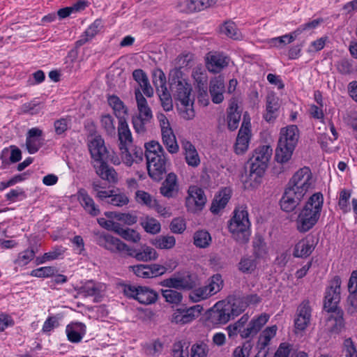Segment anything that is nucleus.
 Returning a JSON list of instances; mask_svg holds the SVG:
<instances>
[{"label":"nucleus","instance_id":"nucleus-9","mask_svg":"<svg viewBox=\"0 0 357 357\" xmlns=\"http://www.w3.org/2000/svg\"><path fill=\"white\" fill-rule=\"evenodd\" d=\"M314 180L310 168L304 167L298 169L290 179L288 187L298 196H305L312 188Z\"/></svg>","mask_w":357,"mask_h":357},{"label":"nucleus","instance_id":"nucleus-56","mask_svg":"<svg viewBox=\"0 0 357 357\" xmlns=\"http://www.w3.org/2000/svg\"><path fill=\"white\" fill-rule=\"evenodd\" d=\"M136 200L139 204H144L149 208H151L155 204V200L149 193L143 191L137 190L136 192Z\"/></svg>","mask_w":357,"mask_h":357},{"label":"nucleus","instance_id":"nucleus-16","mask_svg":"<svg viewBox=\"0 0 357 357\" xmlns=\"http://www.w3.org/2000/svg\"><path fill=\"white\" fill-rule=\"evenodd\" d=\"M303 196H298L295 191L287 188L280 204L282 211L286 212L293 211L303 199Z\"/></svg>","mask_w":357,"mask_h":357},{"label":"nucleus","instance_id":"nucleus-22","mask_svg":"<svg viewBox=\"0 0 357 357\" xmlns=\"http://www.w3.org/2000/svg\"><path fill=\"white\" fill-rule=\"evenodd\" d=\"M178 190L177 176L174 173H169L162 182L160 192L165 197H172Z\"/></svg>","mask_w":357,"mask_h":357},{"label":"nucleus","instance_id":"nucleus-38","mask_svg":"<svg viewBox=\"0 0 357 357\" xmlns=\"http://www.w3.org/2000/svg\"><path fill=\"white\" fill-rule=\"evenodd\" d=\"M302 33L301 29H297L290 34H286L280 37L273 38L270 40L269 43L273 47H280L292 43L296 37Z\"/></svg>","mask_w":357,"mask_h":357},{"label":"nucleus","instance_id":"nucleus-1","mask_svg":"<svg viewBox=\"0 0 357 357\" xmlns=\"http://www.w3.org/2000/svg\"><path fill=\"white\" fill-rule=\"evenodd\" d=\"M245 305L235 297L229 296L217 302L208 311V321L214 326L227 324L245 310Z\"/></svg>","mask_w":357,"mask_h":357},{"label":"nucleus","instance_id":"nucleus-59","mask_svg":"<svg viewBox=\"0 0 357 357\" xmlns=\"http://www.w3.org/2000/svg\"><path fill=\"white\" fill-rule=\"evenodd\" d=\"M148 269L149 278H155L165 274L167 268L165 266L160 265L158 264H153L146 265Z\"/></svg>","mask_w":357,"mask_h":357},{"label":"nucleus","instance_id":"nucleus-37","mask_svg":"<svg viewBox=\"0 0 357 357\" xmlns=\"http://www.w3.org/2000/svg\"><path fill=\"white\" fill-rule=\"evenodd\" d=\"M108 103L112 107L116 116L119 119H125L127 114V109L123 102L116 96H112L108 98Z\"/></svg>","mask_w":357,"mask_h":357},{"label":"nucleus","instance_id":"nucleus-34","mask_svg":"<svg viewBox=\"0 0 357 357\" xmlns=\"http://www.w3.org/2000/svg\"><path fill=\"white\" fill-rule=\"evenodd\" d=\"M162 140L167 151L171 153H176L178 151L176 136L172 129L161 132Z\"/></svg>","mask_w":357,"mask_h":357},{"label":"nucleus","instance_id":"nucleus-33","mask_svg":"<svg viewBox=\"0 0 357 357\" xmlns=\"http://www.w3.org/2000/svg\"><path fill=\"white\" fill-rule=\"evenodd\" d=\"M113 231L127 241L136 243L141 239L140 234L132 229L123 228L120 225H115Z\"/></svg>","mask_w":357,"mask_h":357},{"label":"nucleus","instance_id":"nucleus-32","mask_svg":"<svg viewBox=\"0 0 357 357\" xmlns=\"http://www.w3.org/2000/svg\"><path fill=\"white\" fill-rule=\"evenodd\" d=\"M136 300L140 303L149 305L154 303L158 298L157 293L153 289L146 287L139 286L138 293Z\"/></svg>","mask_w":357,"mask_h":357},{"label":"nucleus","instance_id":"nucleus-8","mask_svg":"<svg viewBox=\"0 0 357 357\" xmlns=\"http://www.w3.org/2000/svg\"><path fill=\"white\" fill-rule=\"evenodd\" d=\"M135 94L138 114L132 116V123L135 132L144 135L146 131V124L150 123L153 119V113L141 91L136 89Z\"/></svg>","mask_w":357,"mask_h":357},{"label":"nucleus","instance_id":"nucleus-55","mask_svg":"<svg viewBox=\"0 0 357 357\" xmlns=\"http://www.w3.org/2000/svg\"><path fill=\"white\" fill-rule=\"evenodd\" d=\"M162 296L164 297L166 302L172 304L180 303L183 298L181 293L172 289L162 290Z\"/></svg>","mask_w":357,"mask_h":357},{"label":"nucleus","instance_id":"nucleus-2","mask_svg":"<svg viewBox=\"0 0 357 357\" xmlns=\"http://www.w3.org/2000/svg\"><path fill=\"white\" fill-rule=\"evenodd\" d=\"M145 148L148 174L152 179L159 181L166 173L167 159L165 152L156 141L146 143Z\"/></svg>","mask_w":357,"mask_h":357},{"label":"nucleus","instance_id":"nucleus-11","mask_svg":"<svg viewBox=\"0 0 357 357\" xmlns=\"http://www.w3.org/2000/svg\"><path fill=\"white\" fill-rule=\"evenodd\" d=\"M153 82L156 88L160 100L161 102V105L164 110L166 112L172 110V99L166 86L165 75L162 70H157L153 73Z\"/></svg>","mask_w":357,"mask_h":357},{"label":"nucleus","instance_id":"nucleus-3","mask_svg":"<svg viewBox=\"0 0 357 357\" xmlns=\"http://www.w3.org/2000/svg\"><path fill=\"white\" fill-rule=\"evenodd\" d=\"M272 151V149L268 145H264L255 149L249 160L250 171L245 180V183L250 187L257 188L260 184Z\"/></svg>","mask_w":357,"mask_h":357},{"label":"nucleus","instance_id":"nucleus-10","mask_svg":"<svg viewBox=\"0 0 357 357\" xmlns=\"http://www.w3.org/2000/svg\"><path fill=\"white\" fill-rule=\"evenodd\" d=\"M93 236L96 243L111 253L121 255L123 253L128 255L130 247L119 238L100 231H93Z\"/></svg>","mask_w":357,"mask_h":357},{"label":"nucleus","instance_id":"nucleus-7","mask_svg":"<svg viewBox=\"0 0 357 357\" xmlns=\"http://www.w3.org/2000/svg\"><path fill=\"white\" fill-rule=\"evenodd\" d=\"M170 89L174 98L178 102L191 99L192 86L187 75L178 69H172L169 74Z\"/></svg>","mask_w":357,"mask_h":357},{"label":"nucleus","instance_id":"nucleus-31","mask_svg":"<svg viewBox=\"0 0 357 357\" xmlns=\"http://www.w3.org/2000/svg\"><path fill=\"white\" fill-rule=\"evenodd\" d=\"M194 307L178 309L172 314V322L177 324H185L191 322L195 317Z\"/></svg>","mask_w":357,"mask_h":357},{"label":"nucleus","instance_id":"nucleus-43","mask_svg":"<svg viewBox=\"0 0 357 357\" xmlns=\"http://www.w3.org/2000/svg\"><path fill=\"white\" fill-rule=\"evenodd\" d=\"M102 22L100 20H96L91 24L84 32L85 38H81L76 42L77 46H82L86 43L89 39L94 37L102 28Z\"/></svg>","mask_w":357,"mask_h":357},{"label":"nucleus","instance_id":"nucleus-47","mask_svg":"<svg viewBox=\"0 0 357 357\" xmlns=\"http://www.w3.org/2000/svg\"><path fill=\"white\" fill-rule=\"evenodd\" d=\"M151 243L159 249H171L175 245L176 240L172 236H159L153 239Z\"/></svg>","mask_w":357,"mask_h":357},{"label":"nucleus","instance_id":"nucleus-26","mask_svg":"<svg viewBox=\"0 0 357 357\" xmlns=\"http://www.w3.org/2000/svg\"><path fill=\"white\" fill-rule=\"evenodd\" d=\"M314 249V238L307 236L301 240L295 246L294 255L296 257H307Z\"/></svg>","mask_w":357,"mask_h":357},{"label":"nucleus","instance_id":"nucleus-54","mask_svg":"<svg viewBox=\"0 0 357 357\" xmlns=\"http://www.w3.org/2000/svg\"><path fill=\"white\" fill-rule=\"evenodd\" d=\"M141 225L144 230L150 234H157L160 231V222L153 218H146L142 222Z\"/></svg>","mask_w":357,"mask_h":357},{"label":"nucleus","instance_id":"nucleus-29","mask_svg":"<svg viewBox=\"0 0 357 357\" xmlns=\"http://www.w3.org/2000/svg\"><path fill=\"white\" fill-rule=\"evenodd\" d=\"M230 197L229 190L225 188L221 190L219 194L215 197L211 204V211L214 214H218L225 207Z\"/></svg>","mask_w":357,"mask_h":357},{"label":"nucleus","instance_id":"nucleus-14","mask_svg":"<svg viewBox=\"0 0 357 357\" xmlns=\"http://www.w3.org/2000/svg\"><path fill=\"white\" fill-rule=\"evenodd\" d=\"M91 156L93 163H98L109 160V152L105 145L104 139L100 136H95L88 144Z\"/></svg>","mask_w":357,"mask_h":357},{"label":"nucleus","instance_id":"nucleus-19","mask_svg":"<svg viewBox=\"0 0 357 357\" xmlns=\"http://www.w3.org/2000/svg\"><path fill=\"white\" fill-rule=\"evenodd\" d=\"M162 285L169 288L191 289L195 286V282L192 280L191 276L188 275L183 277H174L162 282Z\"/></svg>","mask_w":357,"mask_h":357},{"label":"nucleus","instance_id":"nucleus-42","mask_svg":"<svg viewBox=\"0 0 357 357\" xmlns=\"http://www.w3.org/2000/svg\"><path fill=\"white\" fill-rule=\"evenodd\" d=\"M294 149V147L288 145L282 146V144L278 143L275 150L276 160L280 163L287 162L291 158Z\"/></svg>","mask_w":357,"mask_h":357},{"label":"nucleus","instance_id":"nucleus-23","mask_svg":"<svg viewBox=\"0 0 357 357\" xmlns=\"http://www.w3.org/2000/svg\"><path fill=\"white\" fill-rule=\"evenodd\" d=\"M78 200L84 209L91 215L97 216L100 213V209L96 205L93 199L89 196L84 189L79 190L77 192Z\"/></svg>","mask_w":357,"mask_h":357},{"label":"nucleus","instance_id":"nucleus-61","mask_svg":"<svg viewBox=\"0 0 357 357\" xmlns=\"http://www.w3.org/2000/svg\"><path fill=\"white\" fill-rule=\"evenodd\" d=\"M55 268L52 266H44L33 270L31 275L37 278L50 277L54 274Z\"/></svg>","mask_w":357,"mask_h":357},{"label":"nucleus","instance_id":"nucleus-39","mask_svg":"<svg viewBox=\"0 0 357 357\" xmlns=\"http://www.w3.org/2000/svg\"><path fill=\"white\" fill-rule=\"evenodd\" d=\"M189 347L190 342L186 340L176 341L172 347V357H190Z\"/></svg>","mask_w":357,"mask_h":357},{"label":"nucleus","instance_id":"nucleus-15","mask_svg":"<svg viewBox=\"0 0 357 357\" xmlns=\"http://www.w3.org/2000/svg\"><path fill=\"white\" fill-rule=\"evenodd\" d=\"M229 59L227 56L218 52H209L206 58V66L208 71L218 73L229 64Z\"/></svg>","mask_w":357,"mask_h":357},{"label":"nucleus","instance_id":"nucleus-58","mask_svg":"<svg viewBox=\"0 0 357 357\" xmlns=\"http://www.w3.org/2000/svg\"><path fill=\"white\" fill-rule=\"evenodd\" d=\"M101 126L105 129L107 135L114 136L115 135V126L114 119L109 115H103L101 118Z\"/></svg>","mask_w":357,"mask_h":357},{"label":"nucleus","instance_id":"nucleus-62","mask_svg":"<svg viewBox=\"0 0 357 357\" xmlns=\"http://www.w3.org/2000/svg\"><path fill=\"white\" fill-rule=\"evenodd\" d=\"M252 345L250 341L243 343L241 347H237L234 352L233 357H248Z\"/></svg>","mask_w":357,"mask_h":357},{"label":"nucleus","instance_id":"nucleus-64","mask_svg":"<svg viewBox=\"0 0 357 357\" xmlns=\"http://www.w3.org/2000/svg\"><path fill=\"white\" fill-rule=\"evenodd\" d=\"M346 310L350 314L357 312V293H349L347 299Z\"/></svg>","mask_w":357,"mask_h":357},{"label":"nucleus","instance_id":"nucleus-48","mask_svg":"<svg viewBox=\"0 0 357 357\" xmlns=\"http://www.w3.org/2000/svg\"><path fill=\"white\" fill-rule=\"evenodd\" d=\"M241 119V114L238 112L237 104L234 105L232 104L229 107V111L227 115V124L228 128L230 130H235L238 126Z\"/></svg>","mask_w":357,"mask_h":357},{"label":"nucleus","instance_id":"nucleus-13","mask_svg":"<svg viewBox=\"0 0 357 357\" xmlns=\"http://www.w3.org/2000/svg\"><path fill=\"white\" fill-rule=\"evenodd\" d=\"M312 307L308 300H304L298 306L294 319L295 333L304 331L310 324Z\"/></svg>","mask_w":357,"mask_h":357},{"label":"nucleus","instance_id":"nucleus-5","mask_svg":"<svg viewBox=\"0 0 357 357\" xmlns=\"http://www.w3.org/2000/svg\"><path fill=\"white\" fill-rule=\"evenodd\" d=\"M268 319V314H261L256 319H252L245 327L249 320V316L248 314H245L234 324H230L227 327L228 335L229 337H234L239 334L243 339L254 336L267 323Z\"/></svg>","mask_w":357,"mask_h":357},{"label":"nucleus","instance_id":"nucleus-30","mask_svg":"<svg viewBox=\"0 0 357 357\" xmlns=\"http://www.w3.org/2000/svg\"><path fill=\"white\" fill-rule=\"evenodd\" d=\"M118 137L119 141V146H128L132 142L131 132L126 119H121L119 121Z\"/></svg>","mask_w":357,"mask_h":357},{"label":"nucleus","instance_id":"nucleus-36","mask_svg":"<svg viewBox=\"0 0 357 357\" xmlns=\"http://www.w3.org/2000/svg\"><path fill=\"white\" fill-rule=\"evenodd\" d=\"M276 331V326L267 327L262 331L259 337L257 342V347L260 351L264 349L270 344L271 339L275 336Z\"/></svg>","mask_w":357,"mask_h":357},{"label":"nucleus","instance_id":"nucleus-46","mask_svg":"<svg viewBox=\"0 0 357 357\" xmlns=\"http://www.w3.org/2000/svg\"><path fill=\"white\" fill-rule=\"evenodd\" d=\"M220 32L229 38L234 40L241 38V35L235 23L231 20L225 22L220 26Z\"/></svg>","mask_w":357,"mask_h":357},{"label":"nucleus","instance_id":"nucleus-28","mask_svg":"<svg viewBox=\"0 0 357 357\" xmlns=\"http://www.w3.org/2000/svg\"><path fill=\"white\" fill-rule=\"evenodd\" d=\"M182 146L185 151V158L188 165L197 167L200 163V158L195 146L188 141H183Z\"/></svg>","mask_w":357,"mask_h":357},{"label":"nucleus","instance_id":"nucleus-21","mask_svg":"<svg viewBox=\"0 0 357 357\" xmlns=\"http://www.w3.org/2000/svg\"><path fill=\"white\" fill-rule=\"evenodd\" d=\"M107 160H103L98 163H93V167L96 174L103 180L109 183H116L118 181V174L113 167L107 164Z\"/></svg>","mask_w":357,"mask_h":357},{"label":"nucleus","instance_id":"nucleus-50","mask_svg":"<svg viewBox=\"0 0 357 357\" xmlns=\"http://www.w3.org/2000/svg\"><path fill=\"white\" fill-rule=\"evenodd\" d=\"M100 291V285L93 281L86 282L79 289V294L85 297L98 296Z\"/></svg>","mask_w":357,"mask_h":357},{"label":"nucleus","instance_id":"nucleus-35","mask_svg":"<svg viewBox=\"0 0 357 357\" xmlns=\"http://www.w3.org/2000/svg\"><path fill=\"white\" fill-rule=\"evenodd\" d=\"M279 107L278 98L273 95H268L266 100V113L264 114L266 121L271 122L276 118Z\"/></svg>","mask_w":357,"mask_h":357},{"label":"nucleus","instance_id":"nucleus-20","mask_svg":"<svg viewBox=\"0 0 357 357\" xmlns=\"http://www.w3.org/2000/svg\"><path fill=\"white\" fill-rule=\"evenodd\" d=\"M298 140V129L296 126L291 125L281 129L278 143L282 146L288 145L295 148Z\"/></svg>","mask_w":357,"mask_h":357},{"label":"nucleus","instance_id":"nucleus-49","mask_svg":"<svg viewBox=\"0 0 357 357\" xmlns=\"http://www.w3.org/2000/svg\"><path fill=\"white\" fill-rule=\"evenodd\" d=\"M209 348L206 343L203 341L195 342L191 346L190 357H207Z\"/></svg>","mask_w":357,"mask_h":357},{"label":"nucleus","instance_id":"nucleus-57","mask_svg":"<svg viewBox=\"0 0 357 357\" xmlns=\"http://www.w3.org/2000/svg\"><path fill=\"white\" fill-rule=\"evenodd\" d=\"M193 55L189 52H185L180 54L174 61L175 67L173 69H178L188 66L192 61Z\"/></svg>","mask_w":357,"mask_h":357},{"label":"nucleus","instance_id":"nucleus-25","mask_svg":"<svg viewBox=\"0 0 357 357\" xmlns=\"http://www.w3.org/2000/svg\"><path fill=\"white\" fill-rule=\"evenodd\" d=\"M250 142V129L248 125L243 123L238 131L234 149L237 154L244 153L248 148Z\"/></svg>","mask_w":357,"mask_h":357},{"label":"nucleus","instance_id":"nucleus-41","mask_svg":"<svg viewBox=\"0 0 357 357\" xmlns=\"http://www.w3.org/2000/svg\"><path fill=\"white\" fill-rule=\"evenodd\" d=\"M177 8L181 12L186 13L202 10L199 0H178Z\"/></svg>","mask_w":357,"mask_h":357},{"label":"nucleus","instance_id":"nucleus-12","mask_svg":"<svg viewBox=\"0 0 357 357\" xmlns=\"http://www.w3.org/2000/svg\"><path fill=\"white\" fill-rule=\"evenodd\" d=\"M341 283L340 278L336 275L331 280L326 291L324 307L327 312L335 310L340 301Z\"/></svg>","mask_w":357,"mask_h":357},{"label":"nucleus","instance_id":"nucleus-60","mask_svg":"<svg viewBox=\"0 0 357 357\" xmlns=\"http://www.w3.org/2000/svg\"><path fill=\"white\" fill-rule=\"evenodd\" d=\"M256 263L250 257H243L238 264V269L243 273H251L255 270Z\"/></svg>","mask_w":357,"mask_h":357},{"label":"nucleus","instance_id":"nucleus-4","mask_svg":"<svg viewBox=\"0 0 357 357\" xmlns=\"http://www.w3.org/2000/svg\"><path fill=\"white\" fill-rule=\"evenodd\" d=\"M323 195L317 192L312 195L298 214L296 224L300 232H307L319 219L323 206Z\"/></svg>","mask_w":357,"mask_h":357},{"label":"nucleus","instance_id":"nucleus-44","mask_svg":"<svg viewBox=\"0 0 357 357\" xmlns=\"http://www.w3.org/2000/svg\"><path fill=\"white\" fill-rule=\"evenodd\" d=\"M178 109L181 116L185 120L192 119L195 116L193 101L191 99L179 102Z\"/></svg>","mask_w":357,"mask_h":357},{"label":"nucleus","instance_id":"nucleus-40","mask_svg":"<svg viewBox=\"0 0 357 357\" xmlns=\"http://www.w3.org/2000/svg\"><path fill=\"white\" fill-rule=\"evenodd\" d=\"M211 296L221 291L224 286V281L220 274H215L210 277L205 285Z\"/></svg>","mask_w":357,"mask_h":357},{"label":"nucleus","instance_id":"nucleus-45","mask_svg":"<svg viewBox=\"0 0 357 357\" xmlns=\"http://www.w3.org/2000/svg\"><path fill=\"white\" fill-rule=\"evenodd\" d=\"M194 244L200 248L208 247L211 243V234L206 230H199L194 234Z\"/></svg>","mask_w":357,"mask_h":357},{"label":"nucleus","instance_id":"nucleus-27","mask_svg":"<svg viewBox=\"0 0 357 357\" xmlns=\"http://www.w3.org/2000/svg\"><path fill=\"white\" fill-rule=\"evenodd\" d=\"M86 333V326L80 322L73 323L66 327L68 339L72 342H79Z\"/></svg>","mask_w":357,"mask_h":357},{"label":"nucleus","instance_id":"nucleus-52","mask_svg":"<svg viewBox=\"0 0 357 357\" xmlns=\"http://www.w3.org/2000/svg\"><path fill=\"white\" fill-rule=\"evenodd\" d=\"M330 312L334 313L331 316V319L335 321L332 331L335 333H339L344 327V312L342 309L337 307L335 310H331Z\"/></svg>","mask_w":357,"mask_h":357},{"label":"nucleus","instance_id":"nucleus-53","mask_svg":"<svg viewBox=\"0 0 357 357\" xmlns=\"http://www.w3.org/2000/svg\"><path fill=\"white\" fill-rule=\"evenodd\" d=\"M211 296H212L210 294L205 285L192 290L189 294V298L195 303L206 300Z\"/></svg>","mask_w":357,"mask_h":357},{"label":"nucleus","instance_id":"nucleus-24","mask_svg":"<svg viewBox=\"0 0 357 357\" xmlns=\"http://www.w3.org/2000/svg\"><path fill=\"white\" fill-rule=\"evenodd\" d=\"M206 197L202 189L197 186H190L188 189V197L186 199L188 206L195 204L197 209L201 210L205 205Z\"/></svg>","mask_w":357,"mask_h":357},{"label":"nucleus","instance_id":"nucleus-51","mask_svg":"<svg viewBox=\"0 0 357 357\" xmlns=\"http://www.w3.org/2000/svg\"><path fill=\"white\" fill-rule=\"evenodd\" d=\"M106 203L114 206L122 207L129 203V198L125 193H117L115 190H113L109 199H107Z\"/></svg>","mask_w":357,"mask_h":357},{"label":"nucleus","instance_id":"nucleus-6","mask_svg":"<svg viewBox=\"0 0 357 357\" xmlns=\"http://www.w3.org/2000/svg\"><path fill=\"white\" fill-rule=\"evenodd\" d=\"M250 227L248 211L243 207L236 209L229 225L234 238L241 243H247L250 236Z\"/></svg>","mask_w":357,"mask_h":357},{"label":"nucleus","instance_id":"nucleus-63","mask_svg":"<svg viewBox=\"0 0 357 357\" xmlns=\"http://www.w3.org/2000/svg\"><path fill=\"white\" fill-rule=\"evenodd\" d=\"M254 253L257 257H261L266 253V243L261 237L256 238L253 241Z\"/></svg>","mask_w":357,"mask_h":357},{"label":"nucleus","instance_id":"nucleus-17","mask_svg":"<svg viewBox=\"0 0 357 357\" xmlns=\"http://www.w3.org/2000/svg\"><path fill=\"white\" fill-rule=\"evenodd\" d=\"M225 80L219 75L210 81L209 93L213 103L219 104L224 100Z\"/></svg>","mask_w":357,"mask_h":357},{"label":"nucleus","instance_id":"nucleus-18","mask_svg":"<svg viewBox=\"0 0 357 357\" xmlns=\"http://www.w3.org/2000/svg\"><path fill=\"white\" fill-rule=\"evenodd\" d=\"M128 256L135 258L137 261L147 262L155 260L158 255L155 250L150 246L144 245L139 250L130 247Z\"/></svg>","mask_w":357,"mask_h":357}]
</instances>
